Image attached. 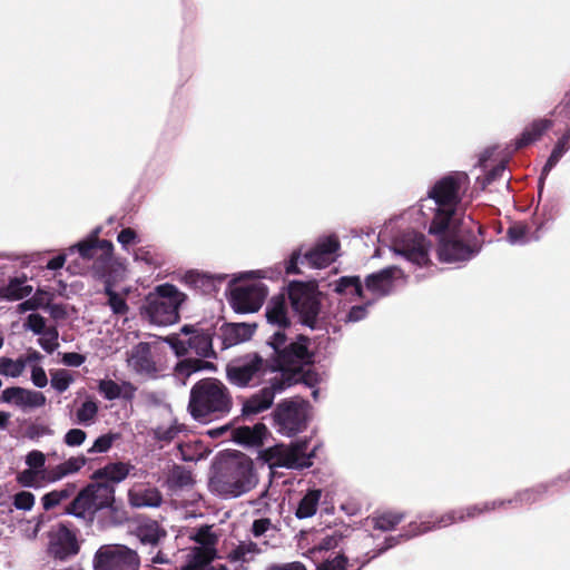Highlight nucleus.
Returning a JSON list of instances; mask_svg holds the SVG:
<instances>
[{
    "label": "nucleus",
    "mask_w": 570,
    "mask_h": 570,
    "mask_svg": "<svg viewBox=\"0 0 570 570\" xmlns=\"http://www.w3.org/2000/svg\"><path fill=\"white\" fill-rule=\"evenodd\" d=\"M214 483L222 494L238 497L256 484L253 461L245 454L227 460Z\"/></svg>",
    "instance_id": "nucleus-6"
},
{
    "label": "nucleus",
    "mask_w": 570,
    "mask_h": 570,
    "mask_svg": "<svg viewBox=\"0 0 570 570\" xmlns=\"http://www.w3.org/2000/svg\"><path fill=\"white\" fill-rule=\"evenodd\" d=\"M135 261H140L150 266H160L163 264L161 254L154 246H141L135 250Z\"/></svg>",
    "instance_id": "nucleus-46"
},
{
    "label": "nucleus",
    "mask_w": 570,
    "mask_h": 570,
    "mask_svg": "<svg viewBox=\"0 0 570 570\" xmlns=\"http://www.w3.org/2000/svg\"><path fill=\"white\" fill-rule=\"evenodd\" d=\"M59 332L56 326H49L48 331L38 340L39 345L47 352L52 353L59 346Z\"/></svg>",
    "instance_id": "nucleus-51"
},
{
    "label": "nucleus",
    "mask_w": 570,
    "mask_h": 570,
    "mask_svg": "<svg viewBox=\"0 0 570 570\" xmlns=\"http://www.w3.org/2000/svg\"><path fill=\"white\" fill-rule=\"evenodd\" d=\"M405 518L403 512L399 511H384L375 513L372 517L373 528L381 531H390L395 529Z\"/></svg>",
    "instance_id": "nucleus-39"
},
{
    "label": "nucleus",
    "mask_w": 570,
    "mask_h": 570,
    "mask_svg": "<svg viewBox=\"0 0 570 570\" xmlns=\"http://www.w3.org/2000/svg\"><path fill=\"white\" fill-rule=\"evenodd\" d=\"M114 442V436L110 434H104L96 439L92 446L88 450L89 453H105L107 452Z\"/></svg>",
    "instance_id": "nucleus-62"
},
{
    "label": "nucleus",
    "mask_w": 570,
    "mask_h": 570,
    "mask_svg": "<svg viewBox=\"0 0 570 570\" xmlns=\"http://www.w3.org/2000/svg\"><path fill=\"white\" fill-rule=\"evenodd\" d=\"M136 534L141 543L156 547L166 538L167 531L157 521L148 520L137 527Z\"/></svg>",
    "instance_id": "nucleus-35"
},
{
    "label": "nucleus",
    "mask_w": 570,
    "mask_h": 570,
    "mask_svg": "<svg viewBox=\"0 0 570 570\" xmlns=\"http://www.w3.org/2000/svg\"><path fill=\"white\" fill-rule=\"evenodd\" d=\"M311 340L304 334H298L295 341L287 344V336L283 331H276L268 340V345L274 354L269 361V370L286 374L298 366H312L315 362V353L309 350Z\"/></svg>",
    "instance_id": "nucleus-4"
},
{
    "label": "nucleus",
    "mask_w": 570,
    "mask_h": 570,
    "mask_svg": "<svg viewBox=\"0 0 570 570\" xmlns=\"http://www.w3.org/2000/svg\"><path fill=\"white\" fill-rule=\"evenodd\" d=\"M77 248L79 255L83 259H92L96 258L94 264L95 272L100 277L109 276L107 272V267H109L112 261L114 245L108 239H99L97 236H91L86 240H82L71 247Z\"/></svg>",
    "instance_id": "nucleus-14"
},
{
    "label": "nucleus",
    "mask_w": 570,
    "mask_h": 570,
    "mask_svg": "<svg viewBox=\"0 0 570 570\" xmlns=\"http://www.w3.org/2000/svg\"><path fill=\"white\" fill-rule=\"evenodd\" d=\"M341 540V537L337 535V534H332V535H325L324 538H322L314 547L313 549L311 550V552H315V551H330V550H333L335 549L337 546H338V542Z\"/></svg>",
    "instance_id": "nucleus-61"
},
{
    "label": "nucleus",
    "mask_w": 570,
    "mask_h": 570,
    "mask_svg": "<svg viewBox=\"0 0 570 570\" xmlns=\"http://www.w3.org/2000/svg\"><path fill=\"white\" fill-rule=\"evenodd\" d=\"M13 505L18 510L30 511L35 505V495L29 491H20L13 497Z\"/></svg>",
    "instance_id": "nucleus-57"
},
{
    "label": "nucleus",
    "mask_w": 570,
    "mask_h": 570,
    "mask_svg": "<svg viewBox=\"0 0 570 570\" xmlns=\"http://www.w3.org/2000/svg\"><path fill=\"white\" fill-rule=\"evenodd\" d=\"M104 293L108 297V306L111 308L114 314L125 315L129 311V306L126 298L112 289V283L109 278L105 281Z\"/></svg>",
    "instance_id": "nucleus-42"
},
{
    "label": "nucleus",
    "mask_w": 570,
    "mask_h": 570,
    "mask_svg": "<svg viewBox=\"0 0 570 570\" xmlns=\"http://www.w3.org/2000/svg\"><path fill=\"white\" fill-rule=\"evenodd\" d=\"M138 552L125 544H104L92 559L94 570H139Z\"/></svg>",
    "instance_id": "nucleus-11"
},
{
    "label": "nucleus",
    "mask_w": 570,
    "mask_h": 570,
    "mask_svg": "<svg viewBox=\"0 0 570 570\" xmlns=\"http://www.w3.org/2000/svg\"><path fill=\"white\" fill-rule=\"evenodd\" d=\"M86 463L87 458L85 455L71 456L65 462L52 468L48 472L47 481L56 482L69 474L77 473L86 465Z\"/></svg>",
    "instance_id": "nucleus-36"
},
{
    "label": "nucleus",
    "mask_w": 570,
    "mask_h": 570,
    "mask_svg": "<svg viewBox=\"0 0 570 570\" xmlns=\"http://www.w3.org/2000/svg\"><path fill=\"white\" fill-rule=\"evenodd\" d=\"M167 483L174 491L189 488L194 484L193 474L186 466L175 464L169 471Z\"/></svg>",
    "instance_id": "nucleus-38"
},
{
    "label": "nucleus",
    "mask_w": 570,
    "mask_h": 570,
    "mask_svg": "<svg viewBox=\"0 0 570 570\" xmlns=\"http://www.w3.org/2000/svg\"><path fill=\"white\" fill-rule=\"evenodd\" d=\"M305 449V443H297L293 446H285L283 444L274 445L265 451V460L269 462L271 465L276 466H308L309 462H307Z\"/></svg>",
    "instance_id": "nucleus-18"
},
{
    "label": "nucleus",
    "mask_w": 570,
    "mask_h": 570,
    "mask_svg": "<svg viewBox=\"0 0 570 570\" xmlns=\"http://www.w3.org/2000/svg\"><path fill=\"white\" fill-rule=\"evenodd\" d=\"M321 498V489L307 490L297 504L295 510L296 518L301 520L312 518L317 511Z\"/></svg>",
    "instance_id": "nucleus-37"
},
{
    "label": "nucleus",
    "mask_w": 570,
    "mask_h": 570,
    "mask_svg": "<svg viewBox=\"0 0 570 570\" xmlns=\"http://www.w3.org/2000/svg\"><path fill=\"white\" fill-rule=\"evenodd\" d=\"M87 438V434L83 430L80 429H71L65 434V443L68 446H79L81 445Z\"/></svg>",
    "instance_id": "nucleus-63"
},
{
    "label": "nucleus",
    "mask_w": 570,
    "mask_h": 570,
    "mask_svg": "<svg viewBox=\"0 0 570 570\" xmlns=\"http://www.w3.org/2000/svg\"><path fill=\"white\" fill-rule=\"evenodd\" d=\"M98 391L108 401L119 397L131 401L135 396L136 387L130 382H122L119 385L112 380H101L98 384Z\"/></svg>",
    "instance_id": "nucleus-30"
},
{
    "label": "nucleus",
    "mask_w": 570,
    "mask_h": 570,
    "mask_svg": "<svg viewBox=\"0 0 570 570\" xmlns=\"http://www.w3.org/2000/svg\"><path fill=\"white\" fill-rule=\"evenodd\" d=\"M456 226L439 234L438 257L441 262L453 263L468 261L478 254L483 244L484 228L478 225V233L470 230L465 236L455 234Z\"/></svg>",
    "instance_id": "nucleus-8"
},
{
    "label": "nucleus",
    "mask_w": 570,
    "mask_h": 570,
    "mask_svg": "<svg viewBox=\"0 0 570 570\" xmlns=\"http://www.w3.org/2000/svg\"><path fill=\"white\" fill-rule=\"evenodd\" d=\"M26 464L41 473V479L47 480L48 472L45 470L46 455L39 450H32L26 455Z\"/></svg>",
    "instance_id": "nucleus-49"
},
{
    "label": "nucleus",
    "mask_w": 570,
    "mask_h": 570,
    "mask_svg": "<svg viewBox=\"0 0 570 570\" xmlns=\"http://www.w3.org/2000/svg\"><path fill=\"white\" fill-rule=\"evenodd\" d=\"M261 549L255 542H240L229 554L232 561H247V554L259 553Z\"/></svg>",
    "instance_id": "nucleus-50"
},
{
    "label": "nucleus",
    "mask_w": 570,
    "mask_h": 570,
    "mask_svg": "<svg viewBox=\"0 0 570 570\" xmlns=\"http://www.w3.org/2000/svg\"><path fill=\"white\" fill-rule=\"evenodd\" d=\"M134 469L135 466L128 462H111L96 470L91 479L108 482L115 487V484L124 481Z\"/></svg>",
    "instance_id": "nucleus-26"
},
{
    "label": "nucleus",
    "mask_w": 570,
    "mask_h": 570,
    "mask_svg": "<svg viewBox=\"0 0 570 570\" xmlns=\"http://www.w3.org/2000/svg\"><path fill=\"white\" fill-rule=\"evenodd\" d=\"M350 289L356 297L364 298V288L360 276H342L335 282L334 291L337 294H347Z\"/></svg>",
    "instance_id": "nucleus-41"
},
{
    "label": "nucleus",
    "mask_w": 570,
    "mask_h": 570,
    "mask_svg": "<svg viewBox=\"0 0 570 570\" xmlns=\"http://www.w3.org/2000/svg\"><path fill=\"white\" fill-rule=\"evenodd\" d=\"M186 301L187 295L175 285L160 284L147 296L145 312L151 323L171 325L180 320L179 308Z\"/></svg>",
    "instance_id": "nucleus-5"
},
{
    "label": "nucleus",
    "mask_w": 570,
    "mask_h": 570,
    "mask_svg": "<svg viewBox=\"0 0 570 570\" xmlns=\"http://www.w3.org/2000/svg\"><path fill=\"white\" fill-rule=\"evenodd\" d=\"M266 320L269 324L278 327V331H283L291 325V321L287 315V304L284 294L273 296L266 306L265 312Z\"/></svg>",
    "instance_id": "nucleus-27"
},
{
    "label": "nucleus",
    "mask_w": 570,
    "mask_h": 570,
    "mask_svg": "<svg viewBox=\"0 0 570 570\" xmlns=\"http://www.w3.org/2000/svg\"><path fill=\"white\" fill-rule=\"evenodd\" d=\"M348 559L344 554H337L335 558L325 560L317 566L316 570H345Z\"/></svg>",
    "instance_id": "nucleus-60"
},
{
    "label": "nucleus",
    "mask_w": 570,
    "mask_h": 570,
    "mask_svg": "<svg viewBox=\"0 0 570 570\" xmlns=\"http://www.w3.org/2000/svg\"><path fill=\"white\" fill-rule=\"evenodd\" d=\"M41 478V473L30 468L19 472L17 474V482L24 488H38V478Z\"/></svg>",
    "instance_id": "nucleus-55"
},
{
    "label": "nucleus",
    "mask_w": 570,
    "mask_h": 570,
    "mask_svg": "<svg viewBox=\"0 0 570 570\" xmlns=\"http://www.w3.org/2000/svg\"><path fill=\"white\" fill-rule=\"evenodd\" d=\"M163 502V494L156 487H137L128 491V503L136 509L158 508Z\"/></svg>",
    "instance_id": "nucleus-25"
},
{
    "label": "nucleus",
    "mask_w": 570,
    "mask_h": 570,
    "mask_svg": "<svg viewBox=\"0 0 570 570\" xmlns=\"http://www.w3.org/2000/svg\"><path fill=\"white\" fill-rule=\"evenodd\" d=\"M188 412L200 423L219 420L233 409V397L228 387L216 377H205L190 389Z\"/></svg>",
    "instance_id": "nucleus-3"
},
{
    "label": "nucleus",
    "mask_w": 570,
    "mask_h": 570,
    "mask_svg": "<svg viewBox=\"0 0 570 570\" xmlns=\"http://www.w3.org/2000/svg\"><path fill=\"white\" fill-rule=\"evenodd\" d=\"M33 291L31 285L27 284L26 277L10 278L7 285L0 287V298L13 302L28 297Z\"/></svg>",
    "instance_id": "nucleus-33"
},
{
    "label": "nucleus",
    "mask_w": 570,
    "mask_h": 570,
    "mask_svg": "<svg viewBox=\"0 0 570 570\" xmlns=\"http://www.w3.org/2000/svg\"><path fill=\"white\" fill-rule=\"evenodd\" d=\"M504 504L503 501L483 502L465 508L450 510L439 517L431 518L430 520L417 522H411L405 533L399 535L400 539L407 540L412 537L425 533L431 530L441 529L454 524L456 522H464L469 519L480 517L485 512L493 511L501 508Z\"/></svg>",
    "instance_id": "nucleus-7"
},
{
    "label": "nucleus",
    "mask_w": 570,
    "mask_h": 570,
    "mask_svg": "<svg viewBox=\"0 0 570 570\" xmlns=\"http://www.w3.org/2000/svg\"><path fill=\"white\" fill-rule=\"evenodd\" d=\"M24 371V364L22 362V356L17 360H12L7 356L0 357V375L18 377Z\"/></svg>",
    "instance_id": "nucleus-48"
},
{
    "label": "nucleus",
    "mask_w": 570,
    "mask_h": 570,
    "mask_svg": "<svg viewBox=\"0 0 570 570\" xmlns=\"http://www.w3.org/2000/svg\"><path fill=\"white\" fill-rule=\"evenodd\" d=\"M307 405L305 400L285 399L281 401L273 412L278 432L293 436L304 431L307 426Z\"/></svg>",
    "instance_id": "nucleus-12"
},
{
    "label": "nucleus",
    "mask_w": 570,
    "mask_h": 570,
    "mask_svg": "<svg viewBox=\"0 0 570 570\" xmlns=\"http://www.w3.org/2000/svg\"><path fill=\"white\" fill-rule=\"evenodd\" d=\"M266 296L264 284L237 286L230 292L229 303L237 313H254L261 308Z\"/></svg>",
    "instance_id": "nucleus-16"
},
{
    "label": "nucleus",
    "mask_w": 570,
    "mask_h": 570,
    "mask_svg": "<svg viewBox=\"0 0 570 570\" xmlns=\"http://www.w3.org/2000/svg\"><path fill=\"white\" fill-rule=\"evenodd\" d=\"M395 252L407 261L419 265H426L429 259V246L425 236L414 230L403 233L395 242Z\"/></svg>",
    "instance_id": "nucleus-17"
},
{
    "label": "nucleus",
    "mask_w": 570,
    "mask_h": 570,
    "mask_svg": "<svg viewBox=\"0 0 570 570\" xmlns=\"http://www.w3.org/2000/svg\"><path fill=\"white\" fill-rule=\"evenodd\" d=\"M549 483H539L532 488L518 492L515 500L521 503H534L549 491Z\"/></svg>",
    "instance_id": "nucleus-47"
},
{
    "label": "nucleus",
    "mask_w": 570,
    "mask_h": 570,
    "mask_svg": "<svg viewBox=\"0 0 570 570\" xmlns=\"http://www.w3.org/2000/svg\"><path fill=\"white\" fill-rule=\"evenodd\" d=\"M23 387L20 386H11L7 387L2 391L0 395V402L2 403H13L17 406L22 407L23 400Z\"/></svg>",
    "instance_id": "nucleus-53"
},
{
    "label": "nucleus",
    "mask_w": 570,
    "mask_h": 570,
    "mask_svg": "<svg viewBox=\"0 0 570 570\" xmlns=\"http://www.w3.org/2000/svg\"><path fill=\"white\" fill-rule=\"evenodd\" d=\"M180 333L188 338L180 340L177 335L166 338V342L174 350L178 357L185 356L193 351L196 355L204 358H216V352L213 348L214 327L204 328L199 324H185Z\"/></svg>",
    "instance_id": "nucleus-9"
},
{
    "label": "nucleus",
    "mask_w": 570,
    "mask_h": 570,
    "mask_svg": "<svg viewBox=\"0 0 570 570\" xmlns=\"http://www.w3.org/2000/svg\"><path fill=\"white\" fill-rule=\"evenodd\" d=\"M298 366L295 371H287L286 374L276 375L278 381H284V391L297 383H304L308 386H314L317 384V373L312 370L309 366Z\"/></svg>",
    "instance_id": "nucleus-34"
},
{
    "label": "nucleus",
    "mask_w": 570,
    "mask_h": 570,
    "mask_svg": "<svg viewBox=\"0 0 570 570\" xmlns=\"http://www.w3.org/2000/svg\"><path fill=\"white\" fill-rule=\"evenodd\" d=\"M24 326L37 335H42L48 331L45 317L38 313L30 314L27 317Z\"/></svg>",
    "instance_id": "nucleus-54"
},
{
    "label": "nucleus",
    "mask_w": 570,
    "mask_h": 570,
    "mask_svg": "<svg viewBox=\"0 0 570 570\" xmlns=\"http://www.w3.org/2000/svg\"><path fill=\"white\" fill-rule=\"evenodd\" d=\"M341 244L335 235L320 239L316 245L305 253L302 263H307L314 268H324L335 261V254Z\"/></svg>",
    "instance_id": "nucleus-19"
},
{
    "label": "nucleus",
    "mask_w": 570,
    "mask_h": 570,
    "mask_svg": "<svg viewBox=\"0 0 570 570\" xmlns=\"http://www.w3.org/2000/svg\"><path fill=\"white\" fill-rule=\"evenodd\" d=\"M320 292L312 283L292 282L288 286V298L292 308L298 314L302 324L315 328L321 311Z\"/></svg>",
    "instance_id": "nucleus-10"
},
{
    "label": "nucleus",
    "mask_w": 570,
    "mask_h": 570,
    "mask_svg": "<svg viewBox=\"0 0 570 570\" xmlns=\"http://www.w3.org/2000/svg\"><path fill=\"white\" fill-rule=\"evenodd\" d=\"M529 233V228L523 223H517L507 230V237L511 243L523 242Z\"/></svg>",
    "instance_id": "nucleus-59"
},
{
    "label": "nucleus",
    "mask_w": 570,
    "mask_h": 570,
    "mask_svg": "<svg viewBox=\"0 0 570 570\" xmlns=\"http://www.w3.org/2000/svg\"><path fill=\"white\" fill-rule=\"evenodd\" d=\"M553 121L551 119L541 118L533 120L528 125L520 137L515 139V149H523L529 145L540 140L542 136L552 128Z\"/></svg>",
    "instance_id": "nucleus-29"
},
{
    "label": "nucleus",
    "mask_w": 570,
    "mask_h": 570,
    "mask_svg": "<svg viewBox=\"0 0 570 570\" xmlns=\"http://www.w3.org/2000/svg\"><path fill=\"white\" fill-rule=\"evenodd\" d=\"M99 407L97 401L89 397L77 410L76 416L79 424L88 425L95 422Z\"/></svg>",
    "instance_id": "nucleus-45"
},
{
    "label": "nucleus",
    "mask_w": 570,
    "mask_h": 570,
    "mask_svg": "<svg viewBox=\"0 0 570 570\" xmlns=\"http://www.w3.org/2000/svg\"><path fill=\"white\" fill-rule=\"evenodd\" d=\"M180 432V428L176 424H171L170 426H158L154 431V436L158 441H164L166 443L171 442Z\"/></svg>",
    "instance_id": "nucleus-58"
},
{
    "label": "nucleus",
    "mask_w": 570,
    "mask_h": 570,
    "mask_svg": "<svg viewBox=\"0 0 570 570\" xmlns=\"http://www.w3.org/2000/svg\"><path fill=\"white\" fill-rule=\"evenodd\" d=\"M22 407H41L46 404V396L42 392L23 389Z\"/></svg>",
    "instance_id": "nucleus-52"
},
{
    "label": "nucleus",
    "mask_w": 570,
    "mask_h": 570,
    "mask_svg": "<svg viewBox=\"0 0 570 570\" xmlns=\"http://www.w3.org/2000/svg\"><path fill=\"white\" fill-rule=\"evenodd\" d=\"M115 492L112 484L94 480L66 507V513L92 522L99 511L107 510L112 523L121 524L127 520V512L117 502Z\"/></svg>",
    "instance_id": "nucleus-2"
},
{
    "label": "nucleus",
    "mask_w": 570,
    "mask_h": 570,
    "mask_svg": "<svg viewBox=\"0 0 570 570\" xmlns=\"http://www.w3.org/2000/svg\"><path fill=\"white\" fill-rule=\"evenodd\" d=\"M190 540L198 543L197 547H206L208 549H217L218 535L212 531V525H202L195 533L190 534Z\"/></svg>",
    "instance_id": "nucleus-43"
},
{
    "label": "nucleus",
    "mask_w": 570,
    "mask_h": 570,
    "mask_svg": "<svg viewBox=\"0 0 570 570\" xmlns=\"http://www.w3.org/2000/svg\"><path fill=\"white\" fill-rule=\"evenodd\" d=\"M216 558H218L217 549L193 547L186 556V564L180 570H208Z\"/></svg>",
    "instance_id": "nucleus-28"
},
{
    "label": "nucleus",
    "mask_w": 570,
    "mask_h": 570,
    "mask_svg": "<svg viewBox=\"0 0 570 570\" xmlns=\"http://www.w3.org/2000/svg\"><path fill=\"white\" fill-rule=\"evenodd\" d=\"M48 552L51 557L66 560L79 552V544L76 533L66 524L60 523L57 531L51 535Z\"/></svg>",
    "instance_id": "nucleus-20"
},
{
    "label": "nucleus",
    "mask_w": 570,
    "mask_h": 570,
    "mask_svg": "<svg viewBox=\"0 0 570 570\" xmlns=\"http://www.w3.org/2000/svg\"><path fill=\"white\" fill-rule=\"evenodd\" d=\"M51 299L52 295L49 292L38 288L30 298L23 301L17 306V312L24 313L27 311L45 308Z\"/></svg>",
    "instance_id": "nucleus-40"
},
{
    "label": "nucleus",
    "mask_w": 570,
    "mask_h": 570,
    "mask_svg": "<svg viewBox=\"0 0 570 570\" xmlns=\"http://www.w3.org/2000/svg\"><path fill=\"white\" fill-rule=\"evenodd\" d=\"M399 271L396 266H389L372 273L365 278V287L380 297L387 296L393 292L395 274Z\"/></svg>",
    "instance_id": "nucleus-21"
},
{
    "label": "nucleus",
    "mask_w": 570,
    "mask_h": 570,
    "mask_svg": "<svg viewBox=\"0 0 570 570\" xmlns=\"http://www.w3.org/2000/svg\"><path fill=\"white\" fill-rule=\"evenodd\" d=\"M505 163L504 161H501L500 164H498L497 166H494L491 170H489L484 177H483V180H482V186L483 188L490 184H492L493 181L500 179L503 177L504 173H505Z\"/></svg>",
    "instance_id": "nucleus-64"
},
{
    "label": "nucleus",
    "mask_w": 570,
    "mask_h": 570,
    "mask_svg": "<svg viewBox=\"0 0 570 570\" xmlns=\"http://www.w3.org/2000/svg\"><path fill=\"white\" fill-rule=\"evenodd\" d=\"M268 434L267 426L262 422L254 426L244 425L232 430L233 441L248 446H262Z\"/></svg>",
    "instance_id": "nucleus-24"
},
{
    "label": "nucleus",
    "mask_w": 570,
    "mask_h": 570,
    "mask_svg": "<svg viewBox=\"0 0 570 570\" xmlns=\"http://www.w3.org/2000/svg\"><path fill=\"white\" fill-rule=\"evenodd\" d=\"M225 275H208L198 272H188L184 279L186 284L194 287L195 289H199L203 294H212L217 291V284H220L225 281Z\"/></svg>",
    "instance_id": "nucleus-32"
},
{
    "label": "nucleus",
    "mask_w": 570,
    "mask_h": 570,
    "mask_svg": "<svg viewBox=\"0 0 570 570\" xmlns=\"http://www.w3.org/2000/svg\"><path fill=\"white\" fill-rule=\"evenodd\" d=\"M175 370L179 375L190 376L200 371V358H185L177 363Z\"/></svg>",
    "instance_id": "nucleus-56"
},
{
    "label": "nucleus",
    "mask_w": 570,
    "mask_h": 570,
    "mask_svg": "<svg viewBox=\"0 0 570 570\" xmlns=\"http://www.w3.org/2000/svg\"><path fill=\"white\" fill-rule=\"evenodd\" d=\"M257 325L255 323H227L220 328L223 347L228 348L252 338Z\"/></svg>",
    "instance_id": "nucleus-22"
},
{
    "label": "nucleus",
    "mask_w": 570,
    "mask_h": 570,
    "mask_svg": "<svg viewBox=\"0 0 570 570\" xmlns=\"http://www.w3.org/2000/svg\"><path fill=\"white\" fill-rule=\"evenodd\" d=\"M269 361L264 360L258 353H254L253 356L239 364H228L226 367V377L228 382L237 387L254 386L259 381L254 382L255 379H259L269 370Z\"/></svg>",
    "instance_id": "nucleus-13"
},
{
    "label": "nucleus",
    "mask_w": 570,
    "mask_h": 570,
    "mask_svg": "<svg viewBox=\"0 0 570 570\" xmlns=\"http://www.w3.org/2000/svg\"><path fill=\"white\" fill-rule=\"evenodd\" d=\"M470 186V177L465 171H451L438 179L429 189L428 197L421 199V212L424 208L432 213L429 227L431 235L443 234L454 228L459 205Z\"/></svg>",
    "instance_id": "nucleus-1"
},
{
    "label": "nucleus",
    "mask_w": 570,
    "mask_h": 570,
    "mask_svg": "<svg viewBox=\"0 0 570 570\" xmlns=\"http://www.w3.org/2000/svg\"><path fill=\"white\" fill-rule=\"evenodd\" d=\"M128 363L138 374L154 375L157 372L150 344L146 342H140L134 346Z\"/></svg>",
    "instance_id": "nucleus-23"
},
{
    "label": "nucleus",
    "mask_w": 570,
    "mask_h": 570,
    "mask_svg": "<svg viewBox=\"0 0 570 570\" xmlns=\"http://www.w3.org/2000/svg\"><path fill=\"white\" fill-rule=\"evenodd\" d=\"M284 391V381L276 376L269 380L268 385L253 393L242 402L240 416L248 420L272 407L275 395Z\"/></svg>",
    "instance_id": "nucleus-15"
},
{
    "label": "nucleus",
    "mask_w": 570,
    "mask_h": 570,
    "mask_svg": "<svg viewBox=\"0 0 570 570\" xmlns=\"http://www.w3.org/2000/svg\"><path fill=\"white\" fill-rule=\"evenodd\" d=\"M570 148V127L567 128L564 134L559 138L556 146L553 147L546 165L542 168L540 178H539V193H541L544 184L546 177L549 175L551 169L559 163L561 157L567 153Z\"/></svg>",
    "instance_id": "nucleus-31"
},
{
    "label": "nucleus",
    "mask_w": 570,
    "mask_h": 570,
    "mask_svg": "<svg viewBox=\"0 0 570 570\" xmlns=\"http://www.w3.org/2000/svg\"><path fill=\"white\" fill-rule=\"evenodd\" d=\"M50 376V384L58 393L66 392L75 381L72 373L65 368L51 370Z\"/></svg>",
    "instance_id": "nucleus-44"
}]
</instances>
